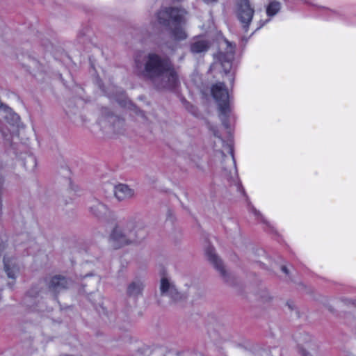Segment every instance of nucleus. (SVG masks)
Instances as JSON below:
<instances>
[{
  "label": "nucleus",
  "mask_w": 356,
  "mask_h": 356,
  "mask_svg": "<svg viewBox=\"0 0 356 356\" xmlns=\"http://www.w3.org/2000/svg\"><path fill=\"white\" fill-rule=\"evenodd\" d=\"M2 111L4 113L3 118L9 124L15 125L19 122V116L12 108L5 105Z\"/></svg>",
  "instance_id": "16"
},
{
  "label": "nucleus",
  "mask_w": 356,
  "mask_h": 356,
  "mask_svg": "<svg viewBox=\"0 0 356 356\" xmlns=\"http://www.w3.org/2000/svg\"><path fill=\"white\" fill-rule=\"evenodd\" d=\"M89 210L99 220H104L109 209L107 206L98 200H94L89 206Z\"/></svg>",
  "instance_id": "12"
},
{
  "label": "nucleus",
  "mask_w": 356,
  "mask_h": 356,
  "mask_svg": "<svg viewBox=\"0 0 356 356\" xmlns=\"http://www.w3.org/2000/svg\"><path fill=\"white\" fill-rule=\"evenodd\" d=\"M40 293V290L38 286L32 287L24 296L23 300L24 304L29 308H35L38 301Z\"/></svg>",
  "instance_id": "13"
},
{
  "label": "nucleus",
  "mask_w": 356,
  "mask_h": 356,
  "mask_svg": "<svg viewBox=\"0 0 356 356\" xmlns=\"http://www.w3.org/2000/svg\"><path fill=\"white\" fill-rule=\"evenodd\" d=\"M236 13L243 29L245 31H247L254 13V10L252 7L250 1L238 0L236 3Z\"/></svg>",
  "instance_id": "6"
},
{
  "label": "nucleus",
  "mask_w": 356,
  "mask_h": 356,
  "mask_svg": "<svg viewBox=\"0 0 356 356\" xmlns=\"http://www.w3.org/2000/svg\"><path fill=\"white\" fill-rule=\"evenodd\" d=\"M186 12L184 9L178 7H165L159 10L156 14L158 22L164 26L170 27V33L172 38L179 41L187 38L188 34L181 26Z\"/></svg>",
  "instance_id": "3"
},
{
  "label": "nucleus",
  "mask_w": 356,
  "mask_h": 356,
  "mask_svg": "<svg viewBox=\"0 0 356 356\" xmlns=\"http://www.w3.org/2000/svg\"><path fill=\"white\" fill-rule=\"evenodd\" d=\"M280 3L276 1H271L266 8V13L268 16H274L280 10Z\"/></svg>",
  "instance_id": "19"
},
{
  "label": "nucleus",
  "mask_w": 356,
  "mask_h": 356,
  "mask_svg": "<svg viewBox=\"0 0 356 356\" xmlns=\"http://www.w3.org/2000/svg\"><path fill=\"white\" fill-rule=\"evenodd\" d=\"M3 183V179L0 176V209L2 207V200H1V187Z\"/></svg>",
  "instance_id": "23"
},
{
  "label": "nucleus",
  "mask_w": 356,
  "mask_h": 356,
  "mask_svg": "<svg viewBox=\"0 0 356 356\" xmlns=\"http://www.w3.org/2000/svg\"><path fill=\"white\" fill-rule=\"evenodd\" d=\"M282 270L284 273H285L286 274H288V269H287V268H286V266H283L282 267Z\"/></svg>",
  "instance_id": "27"
},
{
  "label": "nucleus",
  "mask_w": 356,
  "mask_h": 356,
  "mask_svg": "<svg viewBox=\"0 0 356 356\" xmlns=\"http://www.w3.org/2000/svg\"><path fill=\"white\" fill-rule=\"evenodd\" d=\"M145 287V280L142 277H136L127 284L126 295L130 300L136 302L143 296Z\"/></svg>",
  "instance_id": "8"
},
{
  "label": "nucleus",
  "mask_w": 356,
  "mask_h": 356,
  "mask_svg": "<svg viewBox=\"0 0 356 356\" xmlns=\"http://www.w3.org/2000/svg\"><path fill=\"white\" fill-rule=\"evenodd\" d=\"M286 305H287V307H289V309L290 310H292V309H293V307H294V305H293V303H291V302H288V303L286 304Z\"/></svg>",
  "instance_id": "26"
},
{
  "label": "nucleus",
  "mask_w": 356,
  "mask_h": 356,
  "mask_svg": "<svg viewBox=\"0 0 356 356\" xmlns=\"http://www.w3.org/2000/svg\"><path fill=\"white\" fill-rule=\"evenodd\" d=\"M4 270L8 278L15 280L17 273H18V268L9 259H3Z\"/></svg>",
  "instance_id": "17"
},
{
  "label": "nucleus",
  "mask_w": 356,
  "mask_h": 356,
  "mask_svg": "<svg viewBox=\"0 0 356 356\" xmlns=\"http://www.w3.org/2000/svg\"><path fill=\"white\" fill-rule=\"evenodd\" d=\"M225 148L229 152V155L225 156L222 152H219L220 156L222 158V161H221L222 175L227 179L234 180L237 177L234 158L231 147L226 145Z\"/></svg>",
  "instance_id": "7"
},
{
  "label": "nucleus",
  "mask_w": 356,
  "mask_h": 356,
  "mask_svg": "<svg viewBox=\"0 0 356 356\" xmlns=\"http://www.w3.org/2000/svg\"><path fill=\"white\" fill-rule=\"evenodd\" d=\"M211 129L213 130V133L214 136H217L219 138V140L221 141L222 143H224V142L220 139V136L218 135V133L216 131V129H214L213 128H211Z\"/></svg>",
  "instance_id": "25"
},
{
  "label": "nucleus",
  "mask_w": 356,
  "mask_h": 356,
  "mask_svg": "<svg viewBox=\"0 0 356 356\" xmlns=\"http://www.w3.org/2000/svg\"><path fill=\"white\" fill-rule=\"evenodd\" d=\"M206 255L208 260L213 265V266L220 273V274H225V269L221 259L216 254L215 250L213 248H209L206 250Z\"/></svg>",
  "instance_id": "14"
},
{
  "label": "nucleus",
  "mask_w": 356,
  "mask_h": 356,
  "mask_svg": "<svg viewBox=\"0 0 356 356\" xmlns=\"http://www.w3.org/2000/svg\"><path fill=\"white\" fill-rule=\"evenodd\" d=\"M139 73L149 79L158 89H171L179 81L178 76L171 63L156 54H149L144 66L138 58L135 60Z\"/></svg>",
  "instance_id": "1"
},
{
  "label": "nucleus",
  "mask_w": 356,
  "mask_h": 356,
  "mask_svg": "<svg viewBox=\"0 0 356 356\" xmlns=\"http://www.w3.org/2000/svg\"><path fill=\"white\" fill-rule=\"evenodd\" d=\"M176 355L177 356H204V355L200 352L191 350L178 351Z\"/></svg>",
  "instance_id": "20"
},
{
  "label": "nucleus",
  "mask_w": 356,
  "mask_h": 356,
  "mask_svg": "<svg viewBox=\"0 0 356 356\" xmlns=\"http://www.w3.org/2000/svg\"><path fill=\"white\" fill-rule=\"evenodd\" d=\"M211 92L218 106L219 118L222 125L229 127L228 119L230 113L229 95L227 88L221 82L211 86Z\"/></svg>",
  "instance_id": "4"
},
{
  "label": "nucleus",
  "mask_w": 356,
  "mask_h": 356,
  "mask_svg": "<svg viewBox=\"0 0 356 356\" xmlns=\"http://www.w3.org/2000/svg\"><path fill=\"white\" fill-rule=\"evenodd\" d=\"M227 45L226 54L220 55V60L225 73H229L232 67V61L234 58L235 47L228 41H225Z\"/></svg>",
  "instance_id": "11"
},
{
  "label": "nucleus",
  "mask_w": 356,
  "mask_h": 356,
  "mask_svg": "<svg viewBox=\"0 0 356 356\" xmlns=\"http://www.w3.org/2000/svg\"><path fill=\"white\" fill-rule=\"evenodd\" d=\"M115 220L113 227V249L138 243L147 236V229L142 220L132 219L124 222L117 219Z\"/></svg>",
  "instance_id": "2"
},
{
  "label": "nucleus",
  "mask_w": 356,
  "mask_h": 356,
  "mask_svg": "<svg viewBox=\"0 0 356 356\" xmlns=\"http://www.w3.org/2000/svg\"><path fill=\"white\" fill-rule=\"evenodd\" d=\"M204 3L210 4L217 2L218 0H202Z\"/></svg>",
  "instance_id": "24"
},
{
  "label": "nucleus",
  "mask_w": 356,
  "mask_h": 356,
  "mask_svg": "<svg viewBox=\"0 0 356 356\" xmlns=\"http://www.w3.org/2000/svg\"><path fill=\"white\" fill-rule=\"evenodd\" d=\"M166 350L163 348H156L151 353V356H165Z\"/></svg>",
  "instance_id": "21"
},
{
  "label": "nucleus",
  "mask_w": 356,
  "mask_h": 356,
  "mask_svg": "<svg viewBox=\"0 0 356 356\" xmlns=\"http://www.w3.org/2000/svg\"><path fill=\"white\" fill-rule=\"evenodd\" d=\"M209 48V43L203 39H198L191 44V51L193 53H202L206 51Z\"/></svg>",
  "instance_id": "18"
},
{
  "label": "nucleus",
  "mask_w": 356,
  "mask_h": 356,
  "mask_svg": "<svg viewBox=\"0 0 356 356\" xmlns=\"http://www.w3.org/2000/svg\"><path fill=\"white\" fill-rule=\"evenodd\" d=\"M117 101L119 102V104L121 106H122L124 107H126V106H128L129 105H131V102L129 100L125 99H122V100L118 99Z\"/></svg>",
  "instance_id": "22"
},
{
  "label": "nucleus",
  "mask_w": 356,
  "mask_h": 356,
  "mask_svg": "<svg viewBox=\"0 0 356 356\" xmlns=\"http://www.w3.org/2000/svg\"><path fill=\"white\" fill-rule=\"evenodd\" d=\"M111 115L108 111H103L98 120V124L102 133L108 134L111 128Z\"/></svg>",
  "instance_id": "15"
},
{
  "label": "nucleus",
  "mask_w": 356,
  "mask_h": 356,
  "mask_svg": "<svg viewBox=\"0 0 356 356\" xmlns=\"http://www.w3.org/2000/svg\"><path fill=\"white\" fill-rule=\"evenodd\" d=\"M160 294L168 298L171 303H176L184 299V296L178 291L174 282L167 277H163L160 281Z\"/></svg>",
  "instance_id": "5"
},
{
  "label": "nucleus",
  "mask_w": 356,
  "mask_h": 356,
  "mask_svg": "<svg viewBox=\"0 0 356 356\" xmlns=\"http://www.w3.org/2000/svg\"><path fill=\"white\" fill-rule=\"evenodd\" d=\"M115 197L120 202L125 201L134 197V190L124 184H119L114 188Z\"/></svg>",
  "instance_id": "10"
},
{
  "label": "nucleus",
  "mask_w": 356,
  "mask_h": 356,
  "mask_svg": "<svg viewBox=\"0 0 356 356\" xmlns=\"http://www.w3.org/2000/svg\"><path fill=\"white\" fill-rule=\"evenodd\" d=\"M46 282L49 291L53 293H59L67 289L71 284L70 280L61 275H55Z\"/></svg>",
  "instance_id": "9"
}]
</instances>
